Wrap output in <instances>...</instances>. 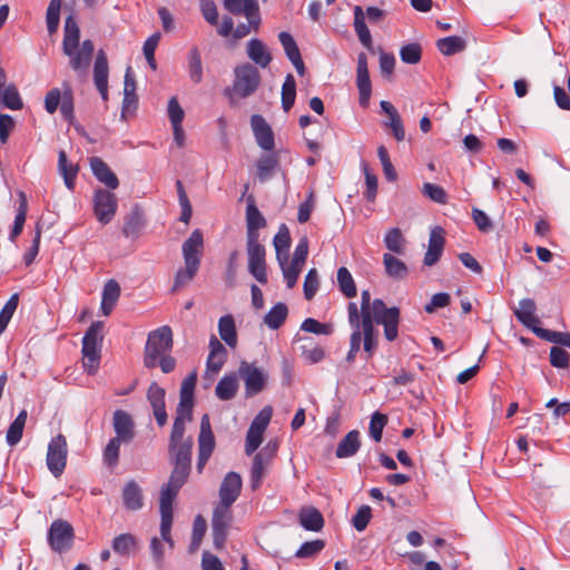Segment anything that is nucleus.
<instances>
[{
	"mask_svg": "<svg viewBox=\"0 0 570 570\" xmlns=\"http://www.w3.org/2000/svg\"><path fill=\"white\" fill-rule=\"evenodd\" d=\"M226 360V347L213 335L209 340V354L206 362L207 370L213 373L219 372Z\"/></svg>",
	"mask_w": 570,
	"mask_h": 570,
	"instance_id": "393cba45",
	"label": "nucleus"
},
{
	"mask_svg": "<svg viewBox=\"0 0 570 570\" xmlns=\"http://www.w3.org/2000/svg\"><path fill=\"white\" fill-rule=\"evenodd\" d=\"M206 529L207 524L205 519L200 515H197L193 524L191 542L189 546L190 552H194L199 548L203 537L205 535Z\"/></svg>",
	"mask_w": 570,
	"mask_h": 570,
	"instance_id": "052dcab7",
	"label": "nucleus"
},
{
	"mask_svg": "<svg viewBox=\"0 0 570 570\" xmlns=\"http://www.w3.org/2000/svg\"><path fill=\"white\" fill-rule=\"evenodd\" d=\"M27 417V411L21 410L14 421L9 425L6 434V441L10 446H14L21 441Z\"/></svg>",
	"mask_w": 570,
	"mask_h": 570,
	"instance_id": "37998d69",
	"label": "nucleus"
},
{
	"mask_svg": "<svg viewBox=\"0 0 570 570\" xmlns=\"http://www.w3.org/2000/svg\"><path fill=\"white\" fill-rule=\"evenodd\" d=\"M191 466L189 465H173V471L169 480L163 485L160 491V500L173 502L179 492L180 488L186 483L190 473Z\"/></svg>",
	"mask_w": 570,
	"mask_h": 570,
	"instance_id": "ddd939ff",
	"label": "nucleus"
},
{
	"mask_svg": "<svg viewBox=\"0 0 570 570\" xmlns=\"http://www.w3.org/2000/svg\"><path fill=\"white\" fill-rule=\"evenodd\" d=\"M246 55L249 60L261 68H266L273 59L268 47L257 38H253L247 42Z\"/></svg>",
	"mask_w": 570,
	"mask_h": 570,
	"instance_id": "412c9836",
	"label": "nucleus"
},
{
	"mask_svg": "<svg viewBox=\"0 0 570 570\" xmlns=\"http://www.w3.org/2000/svg\"><path fill=\"white\" fill-rule=\"evenodd\" d=\"M318 273L315 268H311L304 279V296L307 301H311L318 289Z\"/></svg>",
	"mask_w": 570,
	"mask_h": 570,
	"instance_id": "338daca9",
	"label": "nucleus"
},
{
	"mask_svg": "<svg viewBox=\"0 0 570 570\" xmlns=\"http://www.w3.org/2000/svg\"><path fill=\"white\" fill-rule=\"evenodd\" d=\"M279 160L275 154H264L256 161L257 179L261 183H266L274 175L275 169L278 167Z\"/></svg>",
	"mask_w": 570,
	"mask_h": 570,
	"instance_id": "c9c22d12",
	"label": "nucleus"
},
{
	"mask_svg": "<svg viewBox=\"0 0 570 570\" xmlns=\"http://www.w3.org/2000/svg\"><path fill=\"white\" fill-rule=\"evenodd\" d=\"M248 271L255 279L262 284L267 283L265 248L264 246H255L247 248Z\"/></svg>",
	"mask_w": 570,
	"mask_h": 570,
	"instance_id": "aec40b11",
	"label": "nucleus"
},
{
	"mask_svg": "<svg viewBox=\"0 0 570 570\" xmlns=\"http://www.w3.org/2000/svg\"><path fill=\"white\" fill-rule=\"evenodd\" d=\"M187 69L189 79L198 85L203 81L204 69L200 51L197 47H193L187 56Z\"/></svg>",
	"mask_w": 570,
	"mask_h": 570,
	"instance_id": "58836bf2",
	"label": "nucleus"
},
{
	"mask_svg": "<svg viewBox=\"0 0 570 570\" xmlns=\"http://www.w3.org/2000/svg\"><path fill=\"white\" fill-rule=\"evenodd\" d=\"M234 81L232 88H227L225 94L233 102L235 98H247L252 96L261 85V73L257 67L245 62L234 69Z\"/></svg>",
	"mask_w": 570,
	"mask_h": 570,
	"instance_id": "7ed1b4c3",
	"label": "nucleus"
},
{
	"mask_svg": "<svg viewBox=\"0 0 570 570\" xmlns=\"http://www.w3.org/2000/svg\"><path fill=\"white\" fill-rule=\"evenodd\" d=\"M67 454V440L62 434H58L49 442L46 459L49 471L56 478L60 476L66 469Z\"/></svg>",
	"mask_w": 570,
	"mask_h": 570,
	"instance_id": "0eeeda50",
	"label": "nucleus"
},
{
	"mask_svg": "<svg viewBox=\"0 0 570 570\" xmlns=\"http://www.w3.org/2000/svg\"><path fill=\"white\" fill-rule=\"evenodd\" d=\"M383 265L389 277L401 281L409 275V267L400 258L390 253L383 255Z\"/></svg>",
	"mask_w": 570,
	"mask_h": 570,
	"instance_id": "72a5a7b5",
	"label": "nucleus"
},
{
	"mask_svg": "<svg viewBox=\"0 0 570 570\" xmlns=\"http://www.w3.org/2000/svg\"><path fill=\"white\" fill-rule=\"evenodd\" d=\"M336 279L337 286L345 297L353 298L356 296L357 289L354 278L346 267L342 266L337 269Z\"/></svg>",
	"mask_w": 570,
	"mask_h": 570,
	"instance_id": "a18cd8bd",
	"label": "nucleus"
},
{
	"mask_svg": "<svg viewBox=\"0 0 570 570\" xmlns=\"http://www.w3.org/2000/svg\"><path fill=\"white\" fill-rule=\"evenodd\" d=\"M122 501L126 509L131 511L140 510L144 505L142 492L138 483L128 481L122 489Z\"/></svg>",
	"mask_w": 570,
	"mask_h": 570,
	"instance_id": "c756f323",
	"label": "nucleus"
},
{
	"mask_svg": "<svg viewBox=\"0 0 570 570\" xmlns=\"http://www.w3.org/2000/svg\"><path fill=\"white\" fill-rule=\"evenodd\" d=\"M275 449H276V446L274 445L271 453H267L266 452L267 448H265L263 451L255 454V456L253 459L252 469H250V487L254 490L259 488L263 476H264V472L271 462V459H272V455H273Z\"/></svg>",
	"mask_w": 570,
	"mask_h": 570,
	"instance_id": "b1692460",
	"label": "nucleus"
},
{
	"mask_svg": "<svg viewBox=\"0 0 570 570\" xmlns=\"http://www.w3.org/2000/svg\"><path fill=\"white\" fill-rule=\"evenodd\" d=\"M298 520L299 524L308 531L317 532L324 527V518L322 513L313 507L303 508L299 511Z\"/></svg>",
	"mask_w": 570,
	"mask_h": 570,
	"instance_id": "2f4dec72",
	"label": "nucleus"
},
{
	"mask_svg": "<svg viewBox=\"0 0 570 570\" xmlns=\"http://www.w3.org/2000/svg\"><path fill=\"white\" fill-rule=\"evenodd\" d=\"M194 397L179 394V403L176 410V416L173 426L178 425L186 430V422L193 419Z\"/></svg>",
	"mask_w": 570,
	"mask_h": 570,
	"instance_id": "4c0bfd02",
	"label": "nucleus"
},
{
	"mask_svg": "<svg viewBox=\"0 0 570 570\" xmlns=\"http://www.w3.org/2000/svg\"><path fill=\"white\" fill-rule=\"evenodd\" d=\"M0 102L11 110L22 109L23 102L14 83L10 82L6 89L0 91Z\"/></svg>",
	"mask_w": 570,
	"mask_h": 570,
	"instance_id": "de8ad7c7",
	"label": "nucleus"
},
{
	"mask_svg": "<svg viewBox=\"0 0 570 570\" xmlns=\"http://www.w3.org/2000/svg\"><path fill=\"white\" fill-rule=\"evenodd\" d=\"M173 348V332L167 325L161 326L155 331H151L148 335L146 346L144 364L148 368H153L157 365L158 358Z\"/></svg>",
	"mask_w": 570,
	"mask_h": 570,
	"instance_id": "39448f33",
	"label": "nucleus"
},
{
	"mask_svg": "<svg viewBox=\"0 0 570 570\" xmlns=\"http://www.w3.org/2000/svg\"><path fill=\"white\" fill-rule=\"evenodd\" d=\"M120 285L115 279H109L106 282L101 293V304L100 309L105 316L110 315L115 305L117 304L120 297Z\"/></svg>",
	"mask_w": 570,
	"mask_h": 570,
	"instance_id": "a878e982",
	"label": "nucleus"
},
{
	"mask_svg": "<svg viewBox=\"0 0 570 570\" xmlns=\"http://www.w3.org/2000/svg\"><path fill=\"white\" fill-rule=\"evenodd\" d=\"M372 518V510L370 505H362L352 518V524L356 531H364Z\"/></svg>",
	"mask_w": 570,
	"mask_h": 570,
	"instance_id": "69168bd1",
	"label": "nucleus"
},
{
	"mask_svg": "<svg viewBox=\"0 0 570 570\" xmlns=\"http://www.w3.org/2000/svg\"><path fill=\"white\" fill-rule=\"evenodd\" d=\"M137 539L130 533H122L114 538L112 550L120 556H128L137 548Z\"/></svg>",
	"mask_w": 570,
	"mask_h": 570,
	"instance_id": "09e8293b",
	"label": "nucleus"
},
{
	"mask_svg": "<svg viewBox=\"0 0 570 570\" xmlns=\"http://www.w3.org/2000/svg\"><path fill=\"white\" fill-rule=\"evenodd\" d=\"M272 409H263L252 421L249 429L246 433L245 453L253 454L263 442V434L271 421Z\"/></svg>",
	"mask_w": 570,
	"mask_h": 570,
	"instance_id": "6e6552de",
	"label": "nucleus"
},
{
	"mask_svg": "<svg viewBox=\"0 0 570 570\" xmlns=\"http://www.w3.org/2000/svg\"><path fill=\"white\" fill-rule=\"evenodd\" d=\"M250 127L257 145L266 151H272L275 147L274 132L265 118L261 115H253Z\"/></svg>",
	"mask_w": 570,
	"mask_h": 570,
	"instance_id": "2eb2a0df",
	"label": "nucleus"
},
{
	"mask_svg": "<svg viewBox=\"0 0 570 570\" xmlns=\"http://www.w3.org/2000/svg\"><path fill=\"white\" fill-rule=\"evenodd\" d=\"M356 87L360 94V105L366 108L372 95V85L367 68V57L364 52L357 56Z\"/></svg>",
	"mask_w": 570,
	"mask_h": 570,
	"instance_id": "4468645a",
	"label": "nucleus"
},
{
	"mask_svg": "<svg viewBox=\"0 0 570 570\" xmlns=\"http://www.w3.org/2000/svg\"><path fill=\"white\" fill-rule=\"evenodd\" d=\"M19 303V295L12 294L0 311V334L4 332Z\"/></svg>",
	"mask_w": 570,
	"mask_h": 570,
	"instance_id": "13d9d810",
	"label": "nucleus"
},
{
	"mask_svg": "<svg viewBox=\"0 0 570 570\" xmlns=\"http://www.w3.org/2000/svg\"><path fill=\"white\" fill-rule=\"evenodd\" d=\"M361 441H360V432L357 430H353L348 432L337 444L336 448V456L338 459L351 458L360 450Z\"/></svg>",
	"mask_w": 570,
	"mask_h": 570,
	"instance_id": "473e14b6",
	"label": "nucleus"
},
{
	"mask_svg": "<svg viewBox=\"0 0 570 570\" xmlns=\"http://www.w3.org/2000/svg\"><path fill=\"white\" fill-rule=\"evenodd\" d=\"M238 374L244 380L247 395L258 394L266 384L265 373L248 362H240Z\"/></svg>",
	"mask_w": 570,
	"mask_h": 570,
	"instance_id": "9b49d317",
	"label": "nucleus"
},
{
	"mask_svg": "<svg viewBox=\"0 0 570 570\" xmlns=\"http://www.w3.org/2000/svg\"><path fill=\"white\" fill-rule=\"evenodd\" d=\"M108 61L105 52L100 50L95 60L94 65V80L95 85L102 86L108 83Z\"/></svg>",
	"mask_w": 570,
	"mask_h": 570,
	"instance_id": "3c124183",
	"label": "nucleus"
},
{
	"mask_svg": "<svg viewBox=\"0 0 570 570\" xmlns=\"http://www.w3.org/2000/svg\"><path fill=\"white\" fill-rule=\"evenodd\" d=\"M387 423V416L380 412H374L371 416L370 421V435L374 441L380 442L382 439V433Z\"/></svg>",
	"mask_w": 570,
	"mask_h": 570,
	"instance_id": "680f3d73",
	"label": "nucleus"
},
{
	"mask_svg": "<svg viewBox=\"0 0 570 570\" xmlns=\"http://www.w3.org/2000/svg\"><path fill=\"white\" fill-rule=\"evenodd\" d=\"M186 430H181L178 425L171 428L168 455L173 465L191 466V453L194 441L191 436L185 435Z\"/></svg>",
	"mask_w": 570,
	"mask_h": 570,
	"instance_id": "423d86ee",
	"label": "nucleus"
},
{
	"mask_svg": "<svg viewBox=\"0 0 570 570\" xmlns=\"http://www.w3.org/2000/svg\"><path fill=\"white\" fill-rule=\"evenodd\" d=\"M422 193L425 197L431 200L440 204H445L448 199V195L445 190L439 186L431 183H425L422 187Z\"/></svg>",
	"mask_w": 570,
	"mask_h": 570,
	"instance_id": "774afa93",
	"label": "nucleus"
},
{
	"mask_svg": "<svg viewBox=\"0 0 570 570\" xmlns=\"http://www.w3.org/2000/svg\"><path fill=\"white\" fill-rule=\"evenodd\" d=\"M116 210V196L108 190H97L95 195V214H115Z\"/></svg>",
	"mask_w": 570,
	"mask_h": 570,
	"instance_id": "ea45409f",
	"label": "nucleus"
},
{
	"mask_svg": "<svg viewBox=\"0 0 570 570\" xmlns=\"http://www.w3.org/2000/svg\"><path fill=\"white\" fill-rule=\"evenodd\" d=\"M384 244L390 252L395 254H403L405 250V238L400 228L390 229L384 237Z\"/></svg>",
	"mask_w": 570,
	"mask_h": 570,
	"instance_id": "603ef678",
	"label": "nucleus"
},
{
	"mask_svg": "<svg viewBox=\"0 0 570 570\" xmlns=\"http://www.w3.org/2000/svg\"><path fill=\"white\" fill-rule=\"evenodd\" d=\"M160 510V535L161 540L165 541L170 549L174 548V540L170 534L173 524V502L161 501L159 502Z\"/></svg>",
	"mask_w": 570,
	"mask_h": 570,
	"instance_id": "7c9ffc66",
	"label": "nucleus"
},
{
	"mask_svg": "<svg viewBox=\"0 0 570 570\" xmlns=\"http://www.w3.org/2000/svg\"><path fill=\"white\" fill-rule=\"evenodd\" d=\"M325 547V542L321 539L304 542L296 551L295 557L298 559L313 558L320 553Z\"/></svg>",
	"mask_w": 570,
	"mask_h": 570,
	"instance_id": "bf43d9fd",
	"label": "nucleus"
},
{
	"mask_svg": "<svg viewBox=\"0 0 570 570\" xmlns=\"http://www.w3.org/2000/svg\"><path fill=\"white\" fill-rule=\"evenodd\" d=\"M104 323L94 322L82 337V365L88 374H95L99 367Z\"/></svg>",
	"mask_w": 570,
	"mask_h": 570,
	"instance_id": "20e7f679",
	"label": "nucleus"
},
{
	"mask_svg": "<svg viewBox=\"0 0 570 570\" xmlns=\"http://www.w3.org/2000/svg\"><path fill=\"white\" fill-rule=\"evenodd\" d=\"M80 31L76 20L69 16L65 21V35L62 40V50L66 56H72V52L79 47Z\"/></svg>",
	"mask_w": 570,
	"mask_h": 570,
	"instance_id": "cd10ccee",
	"label": "nucleus"
},
{
	"mask_svg": "<svg viewBox=\"0 0 570 570\" xmlns=\"http://www.w3.org/2000/svg\"><path fill=\"white\" fill-rule=\"evenodd\" d=\"M112 426L118 439L125 444L130 443L135 436V424L131 416L122 410H116L112 415Z\"/></svg>",
	"mask_w": 570,
	"mask_h": 570,
	"instance_id": "f3484780",
	"label": "nucleus"
},
{
	"mask_svg": "<svg viewBox=\"0 0 570 570\" xmlns=\"http://www.w3.org/2000/svg\"><path fill=\"white\" fill-rule=\"evenodd\" d=\"M288 308L284 303L275 304L264 316V324L271 330L279 328L286 321Z\"/></svg>",
	"mask_w": 570,
	"mask_h": 570,
	"instance_id": "c03bdc74",
	"label": "nucleus"
},
{
	"mask_svg": "<svg viewBox=\"0 0 570 570\" xmlns=\"http://www.w3.org/2000/svg\"><path fill=\"white\" fill-rule=\"evenodd\" d=\"M215 449V438L212 431L210 419L204 414L200 419V431L198 435V452L212 455Z\"/></svg>",
	"mask_w": 570,
	"mask_h": 570,
	"instance_id": "c85d7f7f",
	"label": "nucleus"
},
{
	"mask_svg": "<svg viewBox=\"0 0 570 570\" xmlns=\"http://www.w3.org/2000/svg\"><path fill=\"white\" fill-rule=\"evenodd\" d=\"M147 399L153 407V413L157 424L163 428L167 423V412L165 406V390L156 382H153L147 391Z\"/></svg>",
	"mask_w": 570,
	"mask_h": 570,
	"instance_id": "dca6fc26",
	"label": "nucleus"
},
{
	"mask_svg": "<svg viewBox=\"0 0 570 570\" xmlns=\"http://www.w3.org/2000/svg\"><path fill=\"white\" fill-rule=\"evenodd\" d=\"M237 375L232 373L224 375L216 385L215 394L222 401L232 400L238 391Z\"/></svg>",
	"mask_w": 570,
	"mask_h": 570,
	"instance_id": "e433bc0d",
	"label": "nucleus"
},
{
	"mask_svg": "<svg viewBox=\"0 0 570 570\" xmlns=\"http://www.w3.org/2000/svg\"><path fill=\"white\" fill-rule=\"evenodd\" d=\"M121 441L111 438L102 451V461L108 468L117 466L119 462V453Z\"/></svg>",
	"mask_w": 570,
	"mask_h": 570,
	"instance_id": "5fc2aeb1",
	"label": "nucleus"
},
{
	"mask_svg": "<svg viewBox=\"0 0 570 570\" xmlns=\"http://www.w3.org/2000/svg\"><path fill=\"white\" fill-rule=\"evenodd\" d=\"M94 176L110 189H116L119 180L110 167L99 157H91L89 160Z\"/></svg>",
	"mask_w": 570,
	"mask_h": 570,
	"instance_id": "4be33fe9",
	"label": "nucleus"
},
{
	"mask_svg": "<svg viewBox=\"0 0 570 570\" xmlns=\"http://www.w3.org/2000/svg\"><path fill=\"white\" fill-rule=\"evenodd\" d=\"M232 521L233 514L230 505L218 503L213 511L212 518L213 541L216 548L224 546Z\"/></svg>",
	"mask_w": 570,
	"mask_h": 570,
	"instance_id": "1a4fd4ad",
	"label": "nucleus"
},
{
	"mask_svg": "<svg viewBox=\"0 0 570 570\" xmlns=\"http://www.w3.org/2000/svg\"><path fill=\"white\" fill-rule=\"evenodd\" d=\"M58 169L63 177L67 188L70 190L73 189L78 166L68 160L67 154L63 150H60L58 154Z\"/></svg>",
	"mask_w": 570,
	"mask_h": 570,
	"instance_id": "a19ab883",
	"label": "nucleus"
},
{
	"mask_svg": "<svg viewBox=\"0 0 570 570\" xmlns=\"http://www.w3.org/2000/svg\"><path fill=\"white\" fill-rule=\"evenodd\" d=\"M537 309L535 303L531 298H522L519 302L518 308L514 311V315L518 321L530 328L533 332V328H540V320L534 315Z\"/></svg>",
	"mask_w": 570,
	"mask_h": 570,
	"instance_id": "5701e85b",
	"label": "nucleus"
},
{
	"mask_svg": "<svg viewBox=\"0 0 570 570\" xmlns=\"http://www.w3.org/2000/svg\"><path fill=\"white\" fill-rule=\"evenodd\" d=\"M444 229L435 226L431 229L428 250L424 255V265L431 267L440 259L444 248Z\"/></svg>",
	"mask_w": 570,
	"mask_h": 570,
	"instance_id": "6ab92c4d",
	"label": "nucleus"
},
{
	"mask_svg": "<svg viewBox=\"0 0 570 570\" xmlns=\"http://www.w3.org/2000/svg\"><path fill=\"white\" fill-rule=\"evenodd\" d=\"M73 528L68 521L55 520L48 531V542L56 552H65L72 546Z\"/></svg>",
	"mask_w": 570,
	"mask_h": 570,
	"instance_id": "9d476101",
	"label": "nucleus"
},
{
	"mask_svg": "<svg viewBox=\"0 0 570 570\" xmlns=\"http://www.w3.org/2000/svg\"><path fill=\"white\" fill-rule=\"evenodd\" d=\"M354 29L360 42L370 49L372 47V36L365 23V16L360 6L354 8Z\"/></svg>",
	"mask_w": 570,
	"mask_h": 570,
	"instance_id": "79ce46f5",
	"label": "nucleus"
},
{
	"mask_svg": "<svg viewBox=\"0 0 570 570\" xmlns=\"http://www.w3.org/2000/svg\"><path fill=\"white\" fill-rule=\"evenodd\" d=\"M218 333L220 338L230 347L235 348L237 346V332L234 316L230 314H226L222 316L218 321Z\"/></svg>",
	"mask_w": 570,
	"mask_h": 570,
	"instance_id": "f704fd0d",
	"label": "nucleus"
},
{
	"mask_svg": "<svg viewBox=\"0 0 570 570\" xmlns=\"http://www.w3.org/2000/svg\"><path fill=\"white\" fill-rule=\"evenodd\" d=\"M381 109L389 116L390 120L385 122L384 125L386 127H390L393 134V137L397 141H402L405 139V130L402 122V119L395 109V107L386 100H382L380 102Z\"/></svg>",
	"mask_w": 570,
	"mask_h": 570,
	"instance_id": "bb28decb",
	"label": "nucleus"
},
{
	"mask_svg": "<svg viewBox=\"0 0 570 570\" xmlns=\"http://www.w3.org/2000/svg\"><path fill=\"white\" fill-rule=\"evenodd\" d=\"M374 322L383 325L385 338L392 342L399 333L400 309L395 306L386 307L381 298H375L372 302L371 311H361L360 335L375 333Z\"/></svg>",
	"mask_w": 570,
	"mask_h": 570,
	"instance_id": "f257e3e1",
	"label": "nucleus"
},
{
	"mask_svg": "<svg viewBox=\"0 0 570 570\" xmlns=\"http://www.w3.org/2000/svg\"><path fill=\"white\" fill-rule=\"evenodd\" d=\"M296 98V82L292 73L285 77V81L282 86V107L284 111H289L293 107Z\"/></svg>",
	"mask_w": 570,
	"mask_h": 570,
	"instance_id": "8fccbe9b",
	"label": "nucleus"
},
{
	"mask_svg": "<svg viewBox=\"0 0 570 570\" xmlns=\"http://www.w3.org/2000/svg\"><path fill=\"white\" fill-rule=\"evenodd\" d=\"M278 39H279V42L282 43L285 55L289 61L301 57V52L297 47V43L291 33H288L286 31H282L278 35Z\"/></svg>",
	"mask_w": 570,
	"mask_h": 570,
	"instance_id": "e2e57ef3",
	"label": "nucleus"
},
{
	"mask_svg": "<svg viewBox=\"0 0 570 570\" xmlns=\"http://www.w3.org/2000/svg\"><path fill=\"white\" fill-rule=\"evenodd\" d=\"M278 262L281 264L287 287L293 288L296 285L297 278L302 271V266L294 265L293 263H291L289 265H286V259L283 261L281 255H278Z\"/></svg>",
	"mask_w": 570,
	"mask_h": 570,
	"instance_id": "0e129e2a",
	"label": "nucleus"
},
{
	"mask_svg": "<svg viewBox=\"0 0 570 570\" xmlns=\"http://www.w3.org/2000/svg\"><path fill=\"white\" fill-rule=\"evenodd\" d=\"M204 252V237L200 229H195L190 236L183 243L181 253L184 258V267H180L175 275L171 291L188 285L196 276Z\"/></svg>",
	"mask_w": 570,
	"mask_h": 570,
	"instance_id": "f03ea898",
	"label": "nucleus"
},
{
	"mask_svg": "<svg viewBox=\"0 0 570 570\" xmlns=\"http://www.w3.org/2000/svg\"><path fill=\"white\" fill-rule=\"evenodd\" d=\"M242 478L236 472H228L219 488V503L232 505L239 497Z\"/></svg>",
	"mask_w": 570,
	"mask_h": 570,
	"instance_id": "a211bd4d",
	"label": "nucleus"
},
{
	"mask_svg": "<svg viewBox=\"0 0 570 570\" xmlns=\"http://www.w3.org/2000/svg\"><path fill=\"white\" fill-rule=\"evenodd\" d=\"M400 58L404 63L415 65L422 58V47L417 42L406 43L400 49Z\"/></svg>",
	"mask_w": 570,
	"mask_h": 570,
	"instance_id": "6e6d98bb",
	"label": "nucleus"
},
{
	"mask_svg": "<svg viewBox=\"0 0 570 570\" xmlns=\"http://www.w3.org/2000/svg\"><path fill=\"white\" fill-rule=\"evenodd\" d=\"M61 0H51L47 8L46 21L50 35L57 31L60 21Z\"/></svg>",
	"mask_w": 570,
	"mask_h": 570,
	"instance_id": "4d7b16f0",
	"label": "nucleus"
},
{
	"mask_svg": "<svg viewBox=\"0 0 570 570\" xmlns=\"http://www.w3.org/2000/svg\"><path fill=\"white\" fill-rule=\"evenodd\" d=\"M533 333L547 341V342H551V343H554V344H560L562 346H567V347H570V333H566V332H556V331H550V330H546V328H533Z\"/></svg>",
	"mask_w": 570,
	"mask_h": 570,
	"instance_id": "864d4df0",
	"label": "nucleus"
},
{
	"mask_svg": "<svg viewBox=\"0 0 570 570\" xmlns=\"http://www.w3.org/2000/svg\"><path fill=\"white\" fill-rule=\"evenodd\" d=\"M436 47L444 56H452L463 51L466 47V41L462 37L451 36L439 39Z\"/></svg>",
	"mask_w": 570,
	"mask_h": 570,
	"instance_id": "49530a36",
	"label": "nucleus"
},
{
	"mask_svg": "<svg viewBox=\"0 0 570 570\" xmlns=\"http://www.w3.org/2000/svg\"><path fill=\"white\" fill-rule=\"evenodd\" d=\"M224 7L233 14H244L253 26L254 31H258L261 14L257 0H225Z\"/></svg>",
	"mask_w": 570,
	"mask_h": 570,
	"instance_id": "f8f14e48",
	"label": "nucleus"
}]
</instances>
